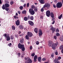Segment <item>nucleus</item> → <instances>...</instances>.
<instances>
[{"label": "nucleus", "mask_w": 63, "mask_h": 63, "mask_svg": "<svg viewBox=\"0 0 63 63\" xmlns=\"http://www.w3.org/2000/svg\"><path fill=\"white\" fill-rule=\"evenodd\" d=\"M58 45V42H57L56 43L54 44L51 41L49 42V47H52L53 49H55L56 48V47Z\"/></svg>", "instance_id": "obj_1"}, {"label": "nucleus", "mask_w": 63, "mask_h": 63, "mask_svg": "<svg viewBox=\"0 0 63 63\" xmlns=\"http://www.w3.org/2000/svg\"><path fill=\"white\" fill-rule=\"evenodd\" d=\"M50 6V4L48 3H46L43 6V8L41 9V11L42 12H44V9L43 8H45V7H47V8H49V7Z\"/></svg>", "instance_id": "obj_2"}, {"label": "nucleus", "mask_w": 63, "mask_h": 63, "mask_svg": "<svg viewBox=\"0 0 63 63\" xmlns=\"http://www.w3.org/2000/svg\"><path fill=\"white\" fill-rule=\"evenodd\" d=\"M25 59L27 60V61L25 62V63H32V61L30 59V58L28 57L27 58L25 57Z\"/></svg>", "instance_id": "obj_3"}, {"label": "nucleus", "mask_w": 63, "mask_h": 63, "mask_svg": "<svg viewBox=\"0 0 63 63\" xmlns=\"http://www.w3.org/2000/svg\"><path fill=\"white\" fill-rule=\"evenodd\" d=\"M49 28H50V30L51 31H52V33H54L56 29L55 28H54L53 26H52V25H51V26H48Z\"/></svg>", "instance_id": "obj_4"}, {"label": "nucleus", "mask_w": 63, "mask_h": 63, "mask_svg": "<svg viewBox=\"0 0 63 63\" xmlns=\"http://www.w3.org/2000/svg\"><path fill=\"white\" fill-rule=\"evenodd\" d=\"M62 6V3L61 2L57 3L56 5V7L58 8H61Z\"/></svg>", "instance_id": "obj_5"}, {"label": "nucleus", "mask_w": 63, "mask_h": 63, "mask_svg": "<svg viewBox=\"0 0 63 63\" xmlns=\"http://www.w3.org/2000/svg\"><path fill=\"white\" fill-rule=\"evenodd\" d=\"M29 12L31 15H34L35 14V11L33 10V9H30L29 10Z\"/></svg>", "instance_id": "obj_6"}, {"label": "nucleus", "mask_w": 63, "mask_h": 63, "mask_svg": "<svg viewBox=\"0 0 63 63\" xmlns=\"http://www.w3.org/2000/svg\"><path fill=\"white\" fill-rule=\"evenodd\" d=\"M46 14L47 16H48V17H49L50 14V11L49 10L47 11L46 12Z\"/></svg>", "instance_id": "obj_7"}, {"label": "nucleus", "mask_w": 63, "mask_h": 63, "mask_svg": "<svg viewBox=\"0 0 63 63\" xmlns=\"http://www.w3.org/2000/svg\"><path fill=\"white\" fill-rule=\"evenodd\" d=\"M27 34L28 35L29 37H32L33 36V34L31 32H28L27 33Z\"/></svg>", "instance_id": "obj_8"}, {"label": "nucleus", "mask_w": 63, "mask_h": 63, "mask_svg": "<svg viewBox=\"0 0 63 63\" xmlns=\"http://www.w3.org/2000/svg\"><path fill=\"white\" fill-rule=\"evenodd\" d=\"M38 33H39V36H41L43 34L42 32V31L41 29H39L38 30Z\"/></svg>", "instance_id": "obj_9"}, {"label": "nucleus", "mask_w": 63, "mask_h": 63, "mask_svg": "<svg viewBox=\"0 0 63 63\" xmlns=\"http://www.w3.org/2000/svg\"><path fill=\"white\" fill-rule=\"evenodd\" d=\"M15 23L16 25H17V26L19 25V24H20V22L19 21V20H17L16 21Z\"/></svg>", "instance_id": "obj_10"}, {"label": "nucleus", "mask_w": 63, "mask_h": 63, "mask_svg": "<svg viewBox=\"0 0 63 63\" xmlns=\"http://www.w3.org/2000/svg\"><path fill=\"white\" fill-rule=\"evenodd\" d=\"M23 46H24V45H21L20 43H19L18 45V48L21 49L22 47Z\"/></svg>", "instance_id": "obj_11"}, {"label": "nucleus", "mask_w": 63, "mask_h": 63, "mask_svg": "<svg viewBox=\"0 0 63 63\" xmlns=\"http://www.w3.org/2000/svg\"><path fill=\"white\" fill-rule=\"evenodd\" d=\"M28 19H30L31 20H34V17L33 16H28Z\"/></svg>", "instance_id": "obj_12"}, {"label": "nucleus", "mask_w": 63, "mask_h": 63, "mask_svg": "<svg viewBox=\"0 0 63 63\" xmlns=\"http://www.w3.org/2000/svg\"><path fill=\"white\" fill-rule=\"evenodd\" d=\"M38 58V56L37 55H35L34 57V62H36L37 61V59Z\"/></svg>", "instance_id": "obj_13"}, {"label": "nucleus", "mask_w": 63, "mask_h": 63, "mask_svg": "<svg viewBox=\"0 0 63 63\" xmlns=\"http://www.w3.org/2000/svg\"><path fill=\"white\" fill-rule=\"evenodd\" d=\"M28 22L29 24L31 25L32 26V25H34V23H33V22L32 21H29Z\"/></svg>", "instance_id": "obj_14"}, {"label": "nucleus", "mask_w": 63, "mask_h": 63, "mask_svg": "<svg viewBox=\"0 0 63 63\" xmlns=\"http://www.w3.org/2000/svg\"><path fill=\"white\" fill-rule=\"evenodd\" d=\"M24 40V39L23 38H21L20 39V42L21 43V44H22L23 43V41Z\"/></svg>", "instance_id": "obj_15"}, {"label": "nucleus", "mask_w": 63, "mask_h": 63, "mask_svg": "<svg viewBox=\"0 0 63 63\" xmlns=\"http://www.w3.org/2000/svg\"><path fill=\"white\" fill-rule=\"evenodd\" d=\"M39 0V1L40 3H41V4H43L45 3V0Z\"/></svg>", "instance_id": "obj_16"}, {"label": "nucleus", "mask_w": 63, "mask_h": 63, "mask_svg": "<svg viewBox=\"0 0 63 63\" xmlns=\"http://www.w3.org/2000/svg\"><path fill=\"white\" fill-rule=\"evenodd\" d=\"M5 7L8 8L10 7V5L9 4L5 3Z\"/></svg>", "instance_id": "obj_17"}, {"label": "nucleus", "mask_w": 63, "mask_h": 63, "mask_svg": "<svg viewBox=\"0 0 63 63\" xmlns=\"http://www.w3.org/2000/svg\"><path fill=\"white\" fill-rule=\"evenodd\" d=\"M58 61V60L57 59H55L54 60V62L55 63H57Z\"/></svg>", "instance_id": "obj_18"}, {"label": "nucleus", "mask_w": 63, "mask_h": 63, "mask_svg": "<svg viewBox=\"0 0 63 63\" xmlns=\"http://www.w3.org/2000/svg\"><path fill=\"white\" fill-rule=\"evenodd\" d=\"M50 15L51 16V17H52V18H53V17H54V14H53V13H51L50 14Z\"/></svg>", "instance_id": "obj_19"}, {"label": "nucleus", "mask_w": 63, "mask_h": 63, "mask_svg": "<svg viewBox=\"0 0 63 63\" xmlns=\"http://www.w3.org/2000/svg\"><path fill=\"white\" fill-rule=\"evenodd\" d=\"M41 59H42V58L41 57H38V60L39 62H41Z\"/></svg>", "instance_id": "obj_20"}, {"label": "nucleus", "mask_w": 63, "mask_h": 63, "mask_svg": "<svg viewBox=\"0 0 63 63\" xmlns=\"http://www.w3.org/2000/svg\"><path fill=\"white\" fill-rule=\"evenodd\" d=\"M21 49L23 51H24L25 50V47H24V45H23Z\"/></svg>", "instance_id": "obj_21"}, {"label": "nucleus", "mask_w": 63, "mask_h": 63, "mask_svg": "<svg viewBox=\"0 0 63 63\" xmlns=\"http://www.w3.org/2000/svg\"><path fill=\"white\" fill-rule=\"evenodd\" d=\"M6 40L7 41H10V37L9 36H7Z\"/></svg>", "instance_id": "obj_22"}, {"label": "nucleus", "mask_w": 63, "mask_h": 63, "mask_svg": "<svg viewBox=\"0 0 63 63\" xmlns=\"http://www.w3.org/2000/svg\"><path fill=\"white\" fill-rule=\"evenodd\" d=\"M38 28H35L34 30V32L36 33H38Z\"/></svg>", "instance_id": "obj_23"}, {"label": "nucleus", "mask_w": 63, "mask_h": 63, "mask_svg": "<svg viewBox=\"0 0 63 63\" xmlns=\"http://www.w3.org/2000/svg\"><path fill=\"white\" fill-rule=\"evenodd\" d=\"M19 28L20 29H23V26L22 25H19Z\"/></svg>", "instance_id": "obj_24"}, {"label": "nucleus", "mask_w": 63, "mask_h": 63, "mask_svg": "<svg viewBox=\"0 0 63 63\" xmlns=\"http://www.w3.org/2000/svg\"><path fill=\"white\" fill-rule=\"evenodd\" d=\"M25 38L27 39V40H28L29 39V36L27 34V35H26L25 36Z\"/></svg>", "instance_id": "obj_25"}, {"label": "nucleus", "mask_w": 63, "mask_h": 63, "mask_svg": "<svg viewBox=\"0 0 63 63\" xmlns=\"http://www.w3.org/2000/svg\"><path fill=\"white\" fill-rule=\"evenodd\" d=\"M24 20L25 21H27L28 20V18L26 16L25 17H24Z\"/></svg>", "instance_id": "obj_26"}, {"label": "nucleus", "mask_w": 63, "mask_h": 63, "mask_svg": "<svg viewBox=\"0 0 63 63\" xmlns=\"http://www.w3.org/2000/svg\"><path fill=\"white\" fill-rule=\"evenodd\" d=\"M62 14H61L58 17V18L59 19H61L62 18Z\"/></svg>", "instance_id": "obj_27"}, {"label": "nucleus", "mask_w": 63, "mask_h": 63, "mask_svg": "<svg viewBox=\"0 0 63 63\" xmlns=\"http://www.w3.org/2000/svg\"><path fill=\"white\" fill-rule=\"evenodd\" d=\"M55 55H58V52H57V50L55 51Z\"/></svg>", "instance_id": "obj_28"}, {"label": "nucleus", "mask_w": 63, "mask_h": 63, "mask_svg": "<svg viewBox=\"0 0 63 63\" xmlns=\"http://www.w3.org/2000/svg\"><path fill=\"white\" fill-rule=\"evenodd\" d=\"M60 39L61 41H63V36H62L60 38Z\"/></svg>", "instance_id": "obj_29"}, {"label": "nucleus", "mask_w": 63, "mask_h": 63, "mask_svg": "<svg viewBox=\"0 0 63 63\" xmlns=\"http://www.w3.org/2000/svg\"><path fill=\"white\" fill-rule=\"evenodd\" d=\"M22 14H26V11L25 10H23L22 12Z\"/></svg>", "instance_id": "obj_30"}, {"label": "nucleus", "mask_w": 63, "mask_h": 63, "mask_svg": "<svg viewBox=\"0 0 63 63\" xmlns=\"http://www.w3.org/2000/svg\"><path fill=\"white\" fill-rule=\"evenodd\" d=\"M12 30H15L16 29V28L14 26H12Z\"/></svg>", "instance_id": "obj_31"}, {"label": "nucleus", "mask_w": 63, "mask_h": 63, "mask_svg": "<svg viewBox=\"0 0 63 63\" xmlns=\"http://www.w3.org/2000/svg\"><path fill=\"white\" fill-rule=\"evenodd\" d=\"M63 48V45H61L60 47V49L61 50Z\"/></svg>", "instance_id": "obj_32"}, {"label": "nucleus", "mask_w": 63, "mask_h": 63, "mask_svg": "<svg viewBox=\"0 0 63 63\" xmlns=\"http://www.w3.org/2000/svg\"><path fill=\"white\" fill-rule=\"evenodd\" d=\"M10 39L11 40H13V39H14V37L12 35L11 36Z\"/></svg>", "instance_id": "obj_33"}, {"label": "nucleus", "mask_w": 63, "mask_h": 63, "mask_svg": "<svg viewBox=\"0 0 63 63\" xmlns=\"http://www.w3.org/2000/svg\"><path fill=\"white\" fill-rule=\"evenodd\" d=\"M37 10H38V8L37 7L35 8L34 9V11L35 12H37Z\"/></svg>", "instance_id": "obj_34"}, {"label": "nucleus", "mask_w": 63, "mask_h": 63, "mask_svg": "<svg viewBox=\"0 0 63 63\" xmlns=\"http://www.w3.org/2000/svg\"><path fill=\"white\" fill-rule=\"evenodd\" d=\"M5 7H6L3 4L2 7V9H3V10H5Z\"/></svg>", "instance_id": "obj_35"}, {"label": "nucleus", "mask_w": 63, "mask_h": 63, "mask_svg": "<svg viewBox=\"0 0 63 63\" xmlns=\"http://www.w3.org/2000/svg\"><path fill=\"white\" fill-rule=\"evenodd\" d=\"M23 7L22 6H21L19 7V9L21 10H22L23 9Z\"/></svg>", "instance_id": "obj_36"}, {"label": "nucleus", "mask_w": 63, "mask_h": 63, "mask_svg": "<svg viewBox=\"0 0 63 63\" xmlns=\"http://www.w3.org/2000/svg\"><path fill=\"white\" fill-rule=\"evenodd\" d=\"M56 36H60V34H59V33H57L56 34Z\"/></svg>", "instance_id": "obj_37"}, {"label": "nucleus", "mask_w": 63, "mask_h": 63, "mask_svg": "<svg viewBox=\"0 0 63 63\" xmlns=\"http://www.w3.org/2000/svg\"><path fill=\"white\" fill-rule=\"evenodd\" d=\"M35 53H32L31 54V56H32L34 57V56H35Z\"/></svg>", "instance_id": "obj_38"}, {"label": "nucleus", "mask_w": 63, "mask_h": 63, "mask_svg": "<svg viewBox=\"0 0 63 63\" xmlns=\"http://www.w3.org/2000/svg\"><path fill=\"white\" fill-rule=\"evenodd\" d=\"M9 8H6L5 9V10L6 11H8L9 10Z\"/></svg>", "instance_id": "obj_39"}, {"label": "nucleus", "mask_w": 63, "mask_h": 63, "mask_svg": "<svg viewBox=\"0 0 63 63\" xmlns=\"http://www.w3.org/2000/svg\"><path fill=\"white\" fill-rule=\"evenodd\" d=\"M35 8V6L34 5L32 6V9H34Z\"/></svg>", "instance_id": "obj_40"}, {"label": "nucleus", "mask_w": 63, "mask_h": 63, "mask_svg": "<svg viewBox=\"0 0 63 63\" xmlns=\"http://www.w3.org/2000/svg\"><path fill=\"white\" fill-rule=\"evenodd\" d=\"M46 59L45 58H43L42 59V61H46Z\"/></svg>", "instance_id": "obj_41"}, {"label": "nucleus", "mask_w": 63, "mask_h": 63, "mask_svg": "<svg viewBox=\"0 0 63 63\" xmlns=\"http://www.w3.org/2000/svg\"><path fill=\"white\" fill-rule=\"evenodd\" d=\"M59 29H56V32H59Z\"/></svg>", "instance_id": "obj_42"}, {"label": "nucleus", "mask_w": 63, "mask_h": 63, "mask_svg": "<svg viewBox=\"0 0 63 63\" xmlns=\"http://www.w3.org/2000/svg\"><path fill=\"white\" fill-rule=\"evenodd\" d=\"M36 44L37 45H38L39 44V42L38 41H37L36 42Z\"/></svg>", "instance_id": "obj_43"}, {"label": "nucleus", "mask_w": 63, "mask_h": 63, "mask_svg": "<svg viewBox=\"0 0 63 63\" xmlns=\"http://www.w3.org/2000/svg\"><path fill=\"white\" fill-rule=\"evenodd\" d=\"M10 3L11 5H12V4H14V2H13V1H11Z\"/></svg>", "instance_id": "obj_44"}, {"label": "nucleus", "mask_w": 63, "mask_h": 63, "mask_svg": "<svg viewBox=\"0 0 63 63\" xmlns=\"http://www.w3.org/2000/svg\"><path fill=\"white\" fill-rule=\"evenodd\" d=\"M20 53H18L17 54V55L18 56V57H19V56H20Z\"/></svg>", "instance_id": "obj_45"}, {"label": "nucleus", "mask_w": 63, "mask_h": 63, "mask_svg": "<svg viewBox=\"0 0 63 63\" xmlns=\"http://www.w3.org/2000/svg\"><path fill=\"white\" fill-rule=\"evenodd\" d=\"M3 36H4V37H8L7 36V34H4L3 35Z\"/></svg>", "instance_id": "obj_46"}, {"label": "nucleus", "mask_w": 63, "mask_h": 63, "mask_svg": "<svg viewBox=\"0 0 63 63\" xmlns=\"http://www.w3.org/2000/svg\"><path fill=\"white\" fill-rule=\"evenodd\" d=\"M14 18H15V19H16V18H18V17L16 16H14Z\"/></svg>", "instance_id": "obj_47"}, {"label": "nucleus", "mask_w": 63, "mask_h": 63, "mask_svg": "<svg viewBox=\"0 0 63 63\" xmlns=\"http://www.w3.org/2000/svg\"><path fill=\"white\" fill-rule=\"evenodd\" d=\"M27 7H29V3H28L27 4Z\"/></svg>", "instance_id": "obj_48"}, {"label": "nucleus", "mask_w": 63, "mask_h": 63, "mask_svg": "<svg viewBox=\"0 0 63 63\" xmlns=\"http://www.w3.org/2000/svg\"><path fill=\"white\" fill-rule=\"evenodd\" d=\"M60 59H61V57H58L57 59L58 60H60Z\"/></svg>", "instance_id": "obj_49"}, {"label": "nucleus", "mask_w": 63, "mask_h": 63, "mask_svg": "<svg viewBox=\"0 0 63 63\" xmlns=\"http://www.w3.org/2000/svg\"><path fill=\"white\" fill-rule=\"evenodd\" d=\"M54 2L55 3H57V1L56 0H54Z\"/></svg>", "instance_id": "obj_50"}, {"label": "nucleus", "mask_w": 63, "mask_h": 63, "mask_svg": "<svg viewBox=\"0 0 63 63\" xmlns=\"http://www.w3.org/2000/svg\"><path fill=\"white\" fill-rule=\"evenodd\" d=\"M40 18L41 19H43V16H40Z\"/></svg>", "instance_id": "obj_51"}, {"label": "nucleus", "mask_w": 63, "mask_h": 63, "mask_svg": "<svg viewBox=\"0 0 63 63\" xmlns=\"http://www.w3.org/2000/svg\"><path fill=\"white\" fill-rule=\"evenodd\" d=\"M12 45V44L11 43H10L9 44H8V46H9V47H11V46Z\"/></svg>", "instance_id": "obj_52"}, {"label": "nucleus", "mask_w": 63, "mask_h": 63, "mask_svg": "<svg viewBox=\"0 0 63 63\" xmlns=\"http://www.w3.org/2000/svg\"><path fill=\"white\" fill-rule=\"evenodd\" d=\"M53 7L54 8H56V5H55L54 4L53 5Z\"/></svg>", "instance_id": "obj_53"}, {"label": "nucleus", "mask_w": 63, "mask_h": 63, "mask_svg": "<svg viewBox=\"0 0 63 63\" xmlns=\"http://www.w3.org/2000/svg\"><path fill=\"white\" fill-rule=\"evenodd\" d=\"M30 49L31 50V49H32V46H30Z\"/></svg>", "instance_id": "obj_54"}, {"label": "nucleus", "mask_w": 63, "mask_h": 63, "mask_svg": "<svg viewBox=\"0 0 63 63\" xmlns=\"http://www.w3.org/2000/svg\"><path fill=\"white\" fill-rule=\"evenodd\" d=\"M54 38L56 40V39H57L56 36H54Z\"/></svg>", "instance_id": "obj_55"}, {"label": "nucleus", "mask_w": 63, "mask_h": 63, "mask_svg": "<svg viewBox=\"0 0 63 63\" xmlns=\"http://www.w3.org/2000/svg\"><path fill=\"white\" fill-rule=\"evenodd\" d=\"M26 4H24L23 5L24 7H26Z\"/></svg>", "instance_id": "obj_56"}, {"label": "nucleus", "mask_w": 63, "mask_h": 63, "mask_svg": "<svg viewBox=\"0 0 63 63\" xmlns=\"http://www.w3.org/2000/svg\"><path fill=\"white\" fill-rule=\"evenodd\" d=\"M51 56L53 58V57H54V55H51Z\"/></svg>", "instance_id": "obj_57"}, {"label": "nucleus", "mask_w": 63, "mask_h": 63, "mask_svg": "<svg viewBox=\"0 0 63 63\" xmlns=\"http://www.w3.org/2000/svg\"><path fill=\"white\" fill-rule=\"evenodd\" d=\"M61 52L62 53H63V48L61 50Z\"/></svg>", "instance_id": "obj_58"}, {"label": "nucleus", "mask_w": 63, "mask_h": 63, "mask_svg": "<svg viewBox=\"0 0 63 63\" xmlns=\"http://www.w3.org/2000/svg\"><path fill=\"white\" fill-rule=\"evenodd\" d=\"M15 36L16 37H18V35H15Z\"/></svg>", "instance_id": "obj_59"}, {"label": "nucleus", "mask_w": 63, "mask_h": 63, "mask_svg": "<svg viewBox=\"0 0 63 63\" xmlns=\"http://www.w3.org/2000/svg\"><path fill=\"white\" fill-rule=\"evenodd\" d=\"M55 23V21H53L52 23V24H53Z\"/></svg>", "instance_id": "obj_60"}, {"label": "nucleus", "mask_w": 63, "mask_h": 63, "mask_svg": "<svg viewBox=\"0 0 63 63\" xmlns=\"http://www.w3.org/2000/svg\"><path fill=\"white\" fill-rule=\"evenodd\" d=\"M18 34H20L21 33V32L20 31H19L18 32Z\"/></svg>", "instance_id": "obj_61"}, {"label": "nucleus", "mask_w": 63, "mask_h": 63, "mask_svg": "<svg viewBox=\"0 0 63 63\" xmlns=\"http://www.w3.org/2000/svg\"><path fill=\"white\" fill-rule=\"evenodd\" d=\"M19 14H20V11H18V12Z\"/></svg>", "instance_id": "obj_62"}, {"label": "nucleus", "mask_w": 63, "mask_h": 63, "mask_svg": "<svg viewBox=\"0 0 63 63\" xmlns=\"http://www.w3.org/2000/svg\"><path fill=\"white\" fill-rule=\"evenodd\" d=\"M16 16H18V14H17V13H16Z\"/></svg>", "instance_id": "obj_63"}, {"label": "nucleus", "mask_w": 63, "mask_h": 63, "mask_svg": "<svg viewBox=\"0 0 63 63\" xmlns=\"http://www.w3.org/2000/svg\"><path fill=\"white\" fill-rule=\"evenodd\" d=\"M57 63H60V62L58 61Z\"/></svg>", "instance_id": "obj_64"}]
</instances>
